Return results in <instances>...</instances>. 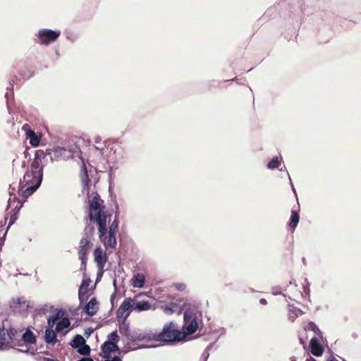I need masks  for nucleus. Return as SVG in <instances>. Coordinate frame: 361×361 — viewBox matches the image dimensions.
<instances>
[{
	"label": "nucleus",
	"instance_id": "obj_1",
	"mask_svg": "<svg viewBox=\"0 0 361 361\" xmlns=\"http://www.w3.org/2000/svg\"><path fill=\"white\" fill-rule=\"evenodd\" d=\"M111 214L107 213L104 200L97 193L89 202L88 218L91 222L97 224L99 237L106 247L113 248L116 245V233L118 230V218L116 214L109 230H107V219Z\"/></svg>",
	"mask_w": 361,
	"mask_h": 361
},
{
	"label": "nucleus",
	"instance_id": "obj_2",
	"mask_svg": "<svg viewBox=\"0 0 361 361\" xmlns=\"http://www.w3.org/2000/svg\"><path fill=\"white\" fill-rule=\"evenodd\" d=\"M64 151L63 148L57 147L54 149H47L46 152L43 149H38L35 152V158L30 164V171H27L23 176L25 183H36L35 187H39L43 178V168L44 162L49 159L54 161L53 154L56 157L57 154Z\"/></svg>",
	"mask_w": 361,
	"mask_h": 361
},
{
	"label": "nucleus",
	"instance_id": "obj_3",
	"mask_svg": "<svg viewBox=\"0 0 361 361\" xmlns=\"http://www.w3.org/2000/svg\"><path fill=\"white\" fill-rule=\"evenodd\" d=\"M64 151L63 148L57 147L54 149H47L46 152L43 149H38L35 152V158L30 164V171H27L23 176L25 183H36L35 187H39L43 178V168L44 162L49 159L54 161L53 154L56 157L57 154Z\"/></svg>",
	"mask_w": 361,
	"mask_h": 361
},
{
	"label": "nucleus",
	"instance_id": "obj_4",
	"mask_svg": "<svg viewBox=\"0 0 361 361\" xmlns=\"http://www.w3.org/2000/svg\"><path fill=\"white\" fill-rule=\"evenodd\" d=\"M153 338L157 341L173 343L183 341L185 334L178 329L175 322H170L164 326L161 332L154 334Z\"/></svg>",
	"mask_w": 361,
	"mask_h": 361
},
{
	"label": "nucleus",
	"instance_id": "obj_5",
	"mask_svg": "<svg viewBox=\"0 0 361 361\" xmlns=\"http://www.w3.org/2000/svg\"><path fill=\"white\" fill-rule=\"evenodd\" d=\"M19 336L16 329H6L4 323L0 325V348L6 345H11L13 347L20 346L21 340H19Z\"/></svg>",
	"mask_w": 361,
	"mask_h": 361
},
{
	"label": "nucleus",
	"instance_id": "obj_6",
	"mask_svg": "<svg viewBox=\"0 0 361 361\" xmlns=\"http://www.w3.org/2000/svg\"><path fill=\"white\" fill-rule=\"evenodd\" d=\"M184 324L182 327L181 331L185 334V337L188 335L194 334L198 328V322L197 316L195 313L189 311L184 312Z\"/></svg>",
	"mask_w": 361,
	"mask_h": 361
},
{
	"label": "nucleus",
	"instance_id": "obj_7",
	"mask_svg": "<svg viewBox=\"0 0 361 361\" xmlns=\"http://www.w3.org/2000/svg\"><path fill=\"white\" fill-rule=\"evenodd\" d=\"M60 35L61 32L59 31L42 29L39 31L38 37L41 44H49V43L56 41Z\"/></svg>",
	"mask_w": 361,
	"mask_h": 361
},
{
	"label": "nucleus",
	"instance_id": "obj_8",
	"mask_svg": "<svg viewBox=\"0 0 361 361\" xmlns=\"http://www.w3.org/2000/svg\"><path fill=\"white\" fill-rule=\"evenodd\" d=\"M134 299L131 298H126L116 312L117 317L126 319L130 314V312H127L134 310Z\"/></svg>",
	"mask_w": 361,
	"mask_h": 361
},
{
	"label": "nucleus",
	"instance_id": "obj_9",
	"mask_svg": "<svg viewBox=\"0 0 361 361\" xmlns=\"http://www.w3.org/2000/svg\"><path fill=\"white\" fill-rule=\"evenodd\" d=\"M91 246V240L82 238L80 240L78 247L79 259L81 260L82 264L85 268L87 262V255Z\"/></svg>",
	"mask_w": 361,
	"mask_h": 361
},
{
	"label": "nucleus",
	"instance_id": "obj_10",
	"mask_svg": "<svg viewBox=\"0 0 361 361\" xmlns=\"http://www.w3.org/2000/svg\"><path fill=\"white\" fill-rule=\"evenodd\" d=\"M22 203L20 200H18L16 197L13 199L10 198L8 202V209L11 208L13 207V208L11 210V217L9 220V226L14 224L16 220L17 219V214L22 207Z\"/></svg>",
	"mask_w": 361,
	"mask_h": 361
},
{
	"label": "nucleus",
	"instance_id": "obj_11",
	"mask_svg": "<svg viewBox=\"0 0 361 361\" xmlns=\"http://www.w3.org/2000/svg\"><path fill=\"white\" fill-rule=\"evenodd\" d=\"M23 130H24L26 137L30 139V144L35 147L39 146L41 140V135L35 133L30 128L28 124H25L23 126Z\"/></svg>",
	"mask_w": 361,
	"mask_h": 361
},
{
	"label": "nucleus",
	"instance_id": "obj_12",
	"mask_svg": "<svg viewBox=\"0 0 361 361\" xmlns=\"http://www.w3.org/2000/svg\"><path fill=\"white\" fill-rule=\"evenodd\" d=\"M93 255L98 268L102 270L107 259L106 253L103 252L101 247H97Z\"/></svg>",
	"mask_w": 361,
	"mask_h": 361
},
{
	"label": "nucleus",
	"instance_id": "obj_13",
	"mask_svg": "<svg viewBox=\"0 0 361 361\" xmlns=\"http://www.w3.org/2000/svg\"><path fill=\"white\" fill-rule=\"evenodd\" d=\"M310 351L314 356H321L324 352L322 345L316 337L312 338L310 341Z\"/></svg>",
	"mask_w": 361,
	"mask_h": 361
},
{
	"label": "nucleus",
	"instance_id": "obj_14",
	"mask_svg": "<svg viewBox=\"0 0 361 361\" xmlns=\"http://www.w3.org/2000/svg\"><path fill=\"white\" fill-rule=\"evenodd\" d=\"M99 310L98 302L95 298H91L85 307V312L89 316H94L97 314Z\"/></svg>",
	"mask_w": 361,
	"mask_h": 361
},
{
	"label": "nucleus",
	"instance_id": "obj_15",
	"mask_svg": "<svg viewBox=\"0 0 361 361\" xmlns=\"http://www.w3.org/2000/svg\"><path fill=\"white\" fill-rule=\"evenodd\" d=\"M102 352L104 353V357L109 359L110 357L109 353L118 350V347L113 342L106 341L102 347Z\"/></svg>",
	"mask_w": 361,
	"mask_h": 361
},
{
	"label": "nucleus",
	"instance_id": "obj_16",
	"mask_svg": "<svg viewBox=\"0 0 361 361\" xmlns=\"http://www.w3.org/2000/svg\"><path fill=\"white\" fill-rule=\"evenodd\" d=\"M90 286V281L83 280L81 286H80L78 290V296L80 301L85 300L87 299V295L88 293L89 289L88 287Z\"/></svg>",
	"mask_w": 361,
	"mask_h": 361
},
{
	"label": "nucleus",
	"instance_id": "obj_17",
	"mask_svg": "<svg viewBox=\"0 0 361 361\" xmlns=\"http://www.w3.org/2000/svg\"><path fill=\"white\" fill-rule=\"evenodd\" d=\"M44 341L47 343L54 346L58 341L55 331L51 329H47L45 330Z\"/></svg>",
	"mask_w": 361,
	"mask_h": 361
},
{
	"label": "nucleus",
	"instance_id": "obj_18",
	"mask_svg": "<svg viewBox=\"0 0 361 361\" xmlns=\"http://www.w3.org/2000/svg\"><path fill=\"white\" fill-rule=\"evenodd\" d=\"M21 343L23 342L28 344H34L36 343V337L32 331L27 329L25 332L21 336Z\"/></svg>",
	"mask_w": 361,
	"mask_h": 361
},
{
	"label": "nucleus",
	"instance_id": "obj_19",
	"mask_svg": "<svg viewBox=\"0 0 361 361\" xmlns=\"http://www.w3.org/2000/svg\"><path fill=\"white\" fill-rule=\"evenodd\" d=\"M152 305L148 301L142 300L137 302L135 301L134 310L137 312L147 311L152 309Z\"/></svg>",
	"mask_w": 361,
	"mask_h": 361
},
{
	"label": "nucleus",
	"instance_id": "obj_20",
	"mask_svg": "<svg viewBox=\"0 0 361 361\" xmlns=\"http://www.w3.org/2000/svg\"><path fill=\"white\" fill-rule=\"evenodd\" d=\"M145 282V276L143 274L138 273L134 276L132 284L134 287L142 288Z\"/></svg>",
	"mask_w": 361,
	"mask_h": 361
},
{
	"label": "nucleus",
	"instance_id": "obj_21",
	"mask_svg": "<svg viewBox=\"0 0 361 361\" xmlns=\"http://www.w3.org/2000/svg\"><path fill=\"white\" fill-rule=\"evenodd\" d=\"M299 220H300V216H299L298 212L295 210H292L290 219V221H289V227L290 228V229H292L293 231L295 230V228L298 226Z\"/></svg>",
	"mask_w": 361,
	"mask_h": 361
},
{
	"label": "nucleus",
	"instance_id": "obj_22",
	"mask_svg": "<svg viewBox=\"0 0 361 361\" xmlns=\"http://www.w3.org/2000/svg\"><path fill=\"white\" fill-rule=\"evenodd\" d=\"M85 340L81 335H76L70 343V345L74 348H78L81 345H84Z\"/></svg>",
	"mask_w": 361,
	"mask_h": 361
},
{
	"label": "nucleus",
	"instance_id": "obj_23",
	"mask_svg": "<svg viewBox=\"0 0 361 361\" xmlns=\"http://www.w3.org/2000/svg\"><path fill=\"white\" fill-rule=\"evenodd\" d=\"M71 324V322L68 318H63L61 320H60L56 326V332H61L64 329L68 328Z\"/></svg>",
	"mask_w": 361,
	"mask_h": 361
},
{
	"label": "nucleus",
	"instance_id": "obj_24",
	"mask_svg": "<svg viewBox=\"0 0 361 361\" xmlns=\"http://www.w3.org/2000/svg\"><path fill=\"white\" fill-rule=\"evenodd\" d=\"M80 176L82 183L85 185H87L90 182V178L87 173V169L85 164H82Z\"/></svg>",
	"mask_w": 361,
	"mask_h": 361
},
{
	"label": "nucleus",
	"instance_id": "obj_25",
	"mask_svg": "<svg viewBox=\"0 0 361 361\" xmlns=\"http://www.w3.org/2000/svg\"><path fill=\"white\" fill-rule=\"evenodd\" d=\"M95 229L93 225L88 224L85 226L84 229V234L83 237L84 238H87L91 240L92 238L94 235Z\"/></svg>",
	"mask_w": 361,
	"mask_h": 361
},
{
	"label": "nucleus",
	"instance_id": "obj_26",
	"mask_svg": "<svg viewBox=\"0 0 361 361\" xmlns=\"http://www.w3.org/2000/svg\"><path fill=\"white\" fill-rule=\"evenodd\" d=\"M26 185H27V188L23 192V195L25 197H27L33 193L34 191H35L39 187L36 186V183H25Z\"/></svg>",
	"mask_w": 361,
	"mask_h": 361
},
{
	"label": "nucleus",
	"instance_id": "obj_27",
	"mask_svg": "<svg viewBox=\"0 0 361 361\" xmlns=\"http://www.w3.org/2000/svg\"><path fill=\"white\" fill-rule=\"evenodd\" d=\"M305 330L312 331L317 336H320L322 334L318 326L313 322H308L307 325L305 326Z\"/></svg>",
	"mask_w": 361,
	"mask_h": 361
},
{
	"label": "nucleus",
	"instance_id": "obj_28",
	"mask_svg": "<svg viewBox=\"0 0 361 361\" xmlns=\"http://www.w3.org/2000/svg\"><path fill=\"white\" fill-rule=\"evenodd\" d=\"M178 305L176 304H171V305L161 306L163 312L166 314H171L176 311Z\"/></svg>",
	"mask_w": 361,
	"mask_h": 361
},
{
	"label": "nucleus",
	"instance_id": "obj_29",
	"mask_svg": "<svg viewBox=\"0 0 361 361\" xmlns=\"http://www.w3.org/2000/svg\"><path fill=\"white\" fill-rule=\"evenodd\" d=\"M78 352L80 355H88L90 353V348L88 345H86L85 343L84 345L78 348Z\"/></svg>",
	"mask_w": 361,
	"mask_h": 361
},
{
	"label": "nucleus",
	"instance_id": "obj_30",
	"mask_svg": "<svg viewBox=\"0 0 361 361\" xmlns=\"http://www.w3.org/2000/svg\"><path fill=\"white\" fill-rule=\"evenodd\" d=\"M281 165L278 157L273 158L267 164L268 169H274L278 168Z\"/></svg>",
	"mask_w": 361,
	"mask_h": 361
},
{
	"label": "nucleus",
	"instance_id": "obj_31",
	"mask_svg": "<svg viewBox=\"0 0 361 361\" xmlns=\"http://www.w3.org/2000/svg\"><path fill=\"white\" fill-rule=\"evenodd\" d=\"M177 290L183 291L186 288V285L184 283H175L172 285Z\"/></svg>",
	"mask_w": 361,
	"mask_h": 361
},
{
	"label": "nucleus",
	"instance_id": "obj_32",
	"mask_svg": "<svg viewBox=\"0 0 361 361\" xmlns=\"http://www.w3.org/2000/svg\"><path fill=\"white\" fill-rule=\"evenodd\" d=\"M110 339L111 340L110 342H113L114 343L116 344V343L119 340V336H118L116 331L112 332L109 336Z\"/></svg>",
	"mask_w": 361,
	"mask_h": 361
},
{
	"label": "nucleus",
	"instance_id": "obj_33",
	"mask_svg": "<svg viewBox=\"0 0 361 361\" xmlns=\"http://www.w3.org/2000/svg\"><path fill=\"white\" fill-rule=\"evenodd\" d=\"M58 319H59L58 315H56L55 317H53L52 318H49L48 319V325L50 327H52Z\"/></svg>",
	"mask_w": 361,
	"mask_h": 361
},
{
	"label": "nucleus",
	"instance_id": "obj_34",
	"mask_svg": "<svg viewBox=\"0 0 361 361\" xmlns=\"http://www.w3.org/2000/svg\"><path fill=\"white\" fill-rule=\"evenodd\" d=\"M32 75V71H30L28 74H26V73H24V74H23V73H21V75H22L23 78H29Z\"/></svg>",
	"mask_w": 361,
	"mask_h": 361
},
{
	"label": "nucleus",
	"instance_id": "obj_35",
	"mask_svg": "<svg viewBox=\"0 0 361 361\" xmlns=\"http://www.w3.org/2000/svg\"><path fill=\"white\" fill-rule=\"evenodd\" d=\"M78 361H94L91 357H82Z\"/></svg>",
	"mask_w": 361,
	"mask_h": 361
},
{
	"label": "nucleus",
	"instance_id": "obj_36",
	"mask_svg": "<svg viewBox=\"0 0 361 361\" xmlns=\"http://www.w3.org/2000/svg\"><path fill=\"white\" fill-rule=\"evenodd\" d=\"M110 361H122L121 358L117 355L114 356Z\"/></svg>",
	"mask_w": 361,
	"mask_h": 361
},
{
	"label": "nucleus",
	"instance_id": "obj_37",
	"mask_svg": "<svg viewBox=\"0 0 361 361\" xmlns=\"http://www.w3.org/2000/svg\"><path fill=\"white\" fill-rule=\"evenodd\" d=\"M259 302L262 304V305H267V300L264 299V298H262L259 300Z\"/></svg>",
	"mask_w": 361,
	"mask_h": 361
},
{
	"label": "nucleus",
	"instance_id": "obj_38",
	"mask_svg": "<svg viewBox=\"0 0 361 361\" xmlns=\"http://www.w3.org/2000/svg\"><path fill=\"white\" fill-rule=\"evenodd\" d=\"M326 361H338V360H337L334 357H330L329 358L326 359Z\"/></svg>",
	"mask_w": 361,
	"mask_h": 361
},
{
	"label": "nucleus",
	"instance_id": "obj_39",
	"mask_svg": "<svg viewBox=\"0 0 361 361\" xmlns=\"http://www.w3.org/2000/svg\"><path fill=\"white\" fill-rule=\"evenodd\" d=\"M44 361H57V360L51 359V358L44 357Z\"/></svg>",
	"mask_w": 361,
	"mask_h": 361
},
{
	"label": "nucleus",
	"instance_id": "obj_40",
	"mask_svg": "<svg viewBox=\"0 0 361 361\" xmlns=\"http://www.w3.org/2000/svg\"><path fill=\"white\" fill-rule=\"evenodd\" d=\"M305 361H316V360L314 359L313 357H310V358L306 359Z\"/></svg>",
	"mask_w": 361,
	"mask_h": 361
},
{
	"label": "nucleus",
	"instance_id": "obj_41",
	"mask_svg": "<svg viewBox=\"0 0 361 361\" xmlns=\"http://www.w3.org/2000/svg\"><path fill=\"white\" fill-rule=\"evenodd\" d=\"M300 343H301V344H302V345H305V341H303V339H302V338H300Z\"/></svg>",
	"mask_w": 361,
	"mask_h": 361
},
{
	"label": "nucleus",
	"instance_id": "obj_42",
	"mask_svg": "<svg viewBox=\"0 0 361 361\" xmlns=\"http://www.w3.org/2000/svg\"><path fill=\"white\" fill-rule=\"evenodd\" d=\"M181 312H182V310L180 308L179 311H178V314H181Z\"/></svg>",
	"mask_w": 361,
	"mask_h": 361
},
{
	"label": "nucleus",
	"instance_id": "obj_43",
	"mask_svg": "<svg viewBox=\"0 0 361 361\" xmlns=\"http://www.w3.org/2000/svg\"><path fill=\"white\" fill-rule=\"evenodd\" d=\"M21 65L24 66H25V63L23 62V63H21Z\"/></svg>",
	"mask_w": 361,
	"mask_h": 361
},
{
	"label": "nucleus",
	"instance_id": "obj_44",
	"mask_svg": "<svg viewBox=\"0 0 361 361\" xmlns=\"http://www.w3.org/2000/svg\"><path fill=\"white\" fill-rule=\"evenodd\" d=\"M24 153L26 155V154L27 153V150L24 151Z\"/></svg>",
	"mask_w": 361,
	"mask_h": 361
},
{
	"label": "nucleus",
	"instance_id": "obj_45",
	"mask_svg": "<svg viewBox=\"0 0 361 361\" xmlns=\"http://www.w3.org/2000/svg\"><path fill=\"white\" fill-rule=\"evenodd\" d=\"M104 361H110V360L107 359V360H105Z\"/></svg>",
	"mask_w": 361,
	"mask_h": 361
}]
</instances>
